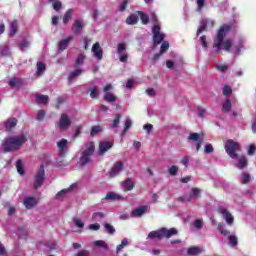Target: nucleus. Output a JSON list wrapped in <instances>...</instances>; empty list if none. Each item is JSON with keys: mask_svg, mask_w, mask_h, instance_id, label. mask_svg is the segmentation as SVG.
<instances>
[{"mask_svg": "<svg viewBox=\"0 0 256 256\" xmlns=\"http://www.w3.org/2000/svg\"><path fill=\"white\" fill-rule=\"evenodd\" d=\"M231 31V26L224 24L220 27L216 34V38L214 40V48L217 52L226 51L227 53H233L235 55H240L241 49H243V43L245 40L240 38L237 43L233 44V40L230 38H225L229 35Z\"/></svg>", "mask_w": 256, "mask_h": 256, "instance_id": "obj_1", "label": "nucleus"}, {"mask_svg": "<svg viewBox=\"0 0 256 256\" xmlns=\"http://www.w3.org/2000/svg\"><path fill=\"white\" fill-rule=\"evenodd\" d=\"M27 142V136L24 134L7 138L2 143V149L4 153H10V151H17V149L21 148L24 143Z\"/></svg>", "mask_w": 256, "mask_h": 256, "instance_id": "obj_2", "label": "nucleus"}, {"mask_svg": "<svg viewBox=\"0 0 256 256\" xmlns=\"http://www.w3.org/2000/svg\"><path fill=\"white\" fill-rule=\"evenodd\" d=\"M225 151L231 159H237L239 157V151H241V144L234 140L228 139L224 144Z\"/></svg>", "mask_w": 256, "mask_h": 256, "instance_id": "obj_3", "label": "nucleus"}, {"mask_svg": "<svg viewBox=\"0 0 256 256\" xmlns=\"http://www.w3.org/2000/svg\"><path fill=\"white\" fill-rule=\"evenodd\" d=\"M95 153V143L88 142L85 145V149L81 153L80 157V165H87V163H91V155Z\"/></svg>", "mask_w": 256, "mask_h": 256, "instance_id": "obj_4", "label": "nucleus"}, {"mask_svg": "<svg viewBox=\"0 0 256 256\" xmlns=\"http://www.w3.org/2000/svg\"><path fill=\"white\" fill-rule=\"evenodd\" d=\"M71 117H69V115H67L66 113L61 114L59 120L56 123V127L60 130V131H67V129H69V127H71Z\"/></svg>", "mask_w": 256, "mask_h": 256, "instance_id": "obj_5", "label": "nucleus"}, {"mask_svg": "<svg viewBox=\"0 0 256 256\" xmlns=\"http://www.w3.org/2000/svg\"><path fill=\"white\" fill-rule=\"evenodd\" d=\"M44 181H45V167L41 165L39 170L34 175V189H39V187H42Z\"/></svg>", "mask_w": 256, "mask_h": 256, "instance_id": "obj_6", "label": "nucleus"}, {"mask_svg": "<svg viewBox=\"0 0 256 256\" xmlns=\"http://www.w3.org/2000/svg\"><path fill=\"white\" fill-rule=\"evenodd\" d=\"M189 141H191V145L193 146L196 151H199L201 149V145H203V136H201L199 133H192L188 137Z\"/></svg>", "mask_w": 256, "mask_h": 256, "instance_id": "obj_7", "label": "nucleus"}, {"mask_svg": "<svg viewBox=\"0 0 256 256\" xmlns=\"http://www.w3.org/2000/svg\"><path fill=\"white\" fill-rule=\"evenodd\" d=\"M153 33V41L155 45H159L165 39V34L161 33V27L159 25H155L152 29Z\"/></svg>", "mask_w": 256, "mask_h": 256, "instance_id": "obj_8", "label": "nucleus"}, {"mask_svg": "<svg viewBox=\"0 0 256 256\" xmlns=\"http://www.w3.org/2000/svg\"><path fill=\"white\" fill-rule=\"evenodd\" d=\"M207 27L213 29V27H215V21L211 19H202L200 22V26L197 30V35L203 33V31H207Z\"/></svg>", "mask_w": 256, "mask_h": 256, "instance_id": "obj_9", "label": "nucleus"}, {"mask_svg": "<svg viewBox=\"0 0 256 256\" xmlns=\"http://www.w3.org/2000/svg\"><path fill=\"white\" fill-rule=\"evenodd\" d=\"M57 147L60 151V156L65 157L67 151H69V141L63 138L57 142Z\"/></svg>", "mask_w": 256, "mask_h": 256, "instance_id": "obj_10", "label": "nucleus"}, {"mask_svg": "<svg viewBox=\"0 0 256 256\" xmlns=\"http://www.w3.org/2000/svg\"><path fill=\"white\" fill-rule=\"evenodd\" d=\"M124 165L125 164L122 161L114 163L112 170L110 171V177H117V175H120Z\"/></svg>", "mask_w": 256, "mask_h": 256, "instance_id": "obj_11", "label": "nucleus"}, {"mask_svg": "<svg viewBox=\"0 0 256 256\" xmlns=\"http://www.w3.org/2000/svg\"><path fill=\"white\" fill-rule=\"evenodd\" d=\"M92 53H93V56L96 59H98V61H101V59H103V48H101V44H99V42H96L92 46Z\"/></svg>", "mask_w": 256, "mask_h": 256, "instance_id": "obj_12", "label": "nucleus"}, {"mask_svg": "<svg viewBox=\"0 0 256 256\" xmlns=\"http://www.w3.org/2000/svg\"><path fill=\"white\" fill-rule=\"evenodd\" d=\"M111 147H113V142L105 140L101 141L99 143V155H105V153H107Z\"/></svg>", "mask_w": 256, "mask_h": 256, "instance_id": "obj_13", "label": "nucleus"}, {"mask_svg": "<svg viewBox=\"0 0 256 256\" xmlns=\"http://www.w3.org/2000/svg\"><path fill=\"white\" fill-rule=\"evenodd\" d=\"M147 211H149L148 206H139L138 208L132 210L131 217H137V218L143 217V215H145Z\"/></svg>", "mask_w": 256, "mask_h": 256, "instance_id": "obj_14", "label": "nucleus"}, {"mask_svg": "<svg viewBox=\"0 0 256 256\" xmlns=\"http://www.w3.org/2000/svg\"><path fill=\"white\" fill-rule=\"evenodd\" d=\"M219 213H221V215H223V217L228 225H233V221H234L233 215H231V213H229V211L227 209L221 207V208H219Z\"/></svg>", "mask_w": 256, "mask_h": 256, "instance_id": "obj_15", "label": "nucleus"}, {"mask_svg": "<svg viewBox=\"0 0 256 256\" xmlns=\"http://www.w3.org/2000/svg\"><path fill=\"white\" fill-rule=\"evenodd\" d=\"M23 205L26 209H33L37 205V198L33 196L26 197L24 198Z\"/></svg>", "mask_w": 256, "mask_h": 256, "instance_id": "obj_16", "label": "nucleus"}, {"mask_svg": "<svg viewBox=\"0 0 256 256\" xmlns=\"http://www.w3.org/2000/svg\"><path fill=\"white\" fill-rule=\"evenodd\" d=\"M83 75V69L76 68L74 71L70 72L68 77V83L71 85L73 83L74 79H77V77H81Z\"/></svg>", "mask_w": 256, "mask_h": 256, "instance_id": "obj_17", "label": "nucleus"}, {"mask_svg": "<svg viewBox=\"0 0 256 256\" xmlns=\"http://www.w3.org/2000/svg\"><path fill=\"white\" fill-rule=\"evenodd\" d=\"M73 189H75V184H72L69 188L63 189L60 192H58L56 194V199L58 200L65 199V197H67V195H69V193H71Z\"/></svg>", "mask_w": 256, "mask_h": 256, "instance_id": "obj_18", "label": "nucleus"}, {"mask_svg": "<svg viewBox=\"0 0 256 256\" xmlns=\"http://www.w3.org/2000/svg\"><path fill=\"white\" fill-rule=\"evenodd\" d=\"M147 239H150L151 241H155V239L161 240L163 239V232L161 229L154 230L149 232Z\"/></svg>", "mask_w": 256, "mask_h": 256, "instance_id": "obj_19", "label": "nucleus"}, {"mask_svg": "<svg viewBox=\"0 0 256 256\" xmlns=\"http://www.w3.org/2000/svg\"><path fill=\"white\" fill-rule=\"evenodd\" d=\"M162 230V239L165 237L166 239H169L173 237V235H177L178 231L175 228H161Z\"/></svg>", "mask_w": 256, "mask_h": 256, "instance_id": "obj_20", "label": "nucleus"}, {"mask_svg": "<svg viewBox=\"0 0 256 256\" xmlns=\"http://www.w3.org/2000/svg\"><path fill=\"white\" fill-rule=\"evenodd\" d=\"M71 41H73V36H69L68 38L61 40L58 43L59 51H65V49H67V47H69V43H71Z\"/></svg>", "mask_w": 256, "mask_h": 256, "instance_id": "obj_21", "label": "nucleus"}, {"mask_svg": "<svg viewBox=\"0 0 256 256\" xmlns=\"http://www.w3.org/2000/svg\"><path fill=\"white\" fill-rule=\"evenodd\" d=\"M236 159H238V163L235 164V167H237V169H245V167H247L248 165L247 157L238 156Z\"/></svg>", "mask_w": 256, "mask_h": 256, "instance_id": "obj_22", "label": "nucleus"}, {"mask_svg": "<svg viewBox=\"0 0 256 256\" xmlns=\"http://www.w3.org/2000/svg\"><path fill=\"white\" fill-rule=\"evenodd\" d=\"M5 127L7 131L17 127V118H9L5 123Z\"/></svg>", "mask_w": 256, "mask_h": 256, "instance_id": "obj_23", "label": "nucleus"}, {"mask_svg": "<svg viewBox=\"0 0 256 256\" xmlns=\"http://www.w3.org/2000/svg\"><path fill=\"white\" fill-rule=\"evenodd\" d=\"M85 64V54H79L78 57L76 58L74 67L81 69L83 65Z\"/></svg>", "mask_w": 256, "mask_h": 256, "instance_id": "obj_24", "label": "nucleus"}, {"mask_svg": "<svg viewBox=\"0 0 256 256\" xmlns=\"http://www.w3.org/2000/svg\"><path fill=\"white\" fill-rule=\"evenodd\" d=\"M135 185L133 184V181L131 179H127L122 183V189L123 191H131Z\"/></svg>", "mask_w": 256, "mask_h": 256, "instance_id": "obj_25", "label": "nucleus"}, {"mask_svg": "<svg viewBox=\"0 0 256 256\" xmlns=\"http://www.w3.org/2000/svg\"><path fill=\"white\" fill-rule=\"evenodd\" d=\"M36 101L37 103L47 105L49 103V96L43 94H36Z\"/></svg>", "mask_w": 256, "mask_h": 256, "instance_id": "obj_26", "label": "nucleus"}, {"mask_svg": "<svg viewBox=\"0 0 256 256\" xmlns=\"http://www.w3.org/2000/svg\"><path fill=\"white\" fill-rule=\"evenodd\" d=\"M105 199L108 201H117L119 199H123V197L115 192H109L106 195Z\"/></svg>", "mask_w": 256, "mask_h": 256, "instance_id": "obj_27", "label": "nucleus"}, {"mask_svg": "<svg viewBox=\"0 0 256 256\" xmlns=\"http://www.w3.org/2000/svg\"><path fill=\"white\" fill-rule=\"evenodd\" d=\"M104 101H107V103H115V101H117V96L111 92H106L104 94Z\"/></svg>", "mask_w": 256, "mask_h": 256, "instance_id": "obj_28", "label": "nucleus"}, {"mask_svg": "<svg viewBox=\"0 0 256 256\" xmlns=\"http://www.w3.org/2000/svg\"><path fill=\"white\" fill-rule=\"evenodd\" d=\"M139 21V16L137 14H132L126 19L127 25H137V22Z\"/></svg>", "mask_w": 256, "mask_h": 256, "instance_id": "obj_29", "label": "nucleus"}, {"mask_svg": "<svg viewBox=\"0 0 256 256\" xmlns=\"http://www.w3.org/2000/svg\"><path fill=\"white\" fill-rule=\"evenodd\" d=\"M187 253L191 256L200 255V253H203V249L200 247H190L188 248Z\"/></svg>", "mask_w": 256, "mask_h": 256, "instance_id": "obj_30", "label": "nucleus"}, {"mask_svg": "<svg viewBox=\"0 0 256 256\" xmlns=\"http://www.w3.org/2000/svg\"><path fill=\"white\" fill-rule=\"evenodd\" d=\"M88 93H90L91 99H97L99 97V87L93 86L88 90Z\"/></svg>", "mask_w": 256, "mask_h": 256, "instance_id": "obj_31", "label": "nucleus"}, {"mask_svg": "<svg viewBox=\"0 0 256 256\" xmlns=\"http://www.w3.org/2000/svg\"><path fill=\"white\" fill-rule=\"evenodd\" d=\"M127 245H129V239L124 238V239L121 241V244L118 245L117 248H116V253H117V255H119V253H121V251H123V249H125V247H127Z\"/></svg>", "mask_w": 256, "mask_h": 256, "instance_id": "obj_32", "label": "nucleus"}, {"mask_svg": "<svg viewBox=\"0 0 256 256\" xmlns=\"http://www.w3.org/2000/svg\"><path fill=\"white\" fill-rule=\"evenodd\" d=\"M231 100L226 99L224 102H222V111L223 113H229V111H231Z\"/></svg>", "mask_w": 256, "mask_h": 256, "instance_id": "obj_33", "label": "nucleus"}, {"mask_svg": "<svg viewBox=\"0 0 256 256\" xmlns=\"http://www.w3.org/2000/svg\"><path fill=\"white\" fill-rule=\"evenodd\" d=\"M19 27V24L17 23V20H14L10 24V37H13L17 33V29Z\"/></svg>", "mask_w": 256, "mask_h": 256, "instance_id": "obj_34", "label": "nucleus"}, {"mask_svg": "<svg viewBox=\"0 0 256 256\" xmlns=\"http://www.w3.org/2000/svg\"><path fill=\"white\" fill-rule=\"evenodd\" d=\"M218 231H220L221 235H224L225 237H227V235H231V232L225 228L224 223L218 224Z\"/></svg>", "mask_w": 256, "mask_h": 256, "instance_id": "obj_35", "label": "nucleus"}, {"mask_svg": "<svg viewBox=\"0 0 256 256\" xmlns=\"http://www.w3.org/2000/svg\"><path fill=\"white\" fill-rule=\"evenodd\" d=\"M74 31L75 33H81V31H83V22H81V20L74 22Z\"/></svg>", "mask_w": 256, "mask_h": 256, "instance_id": "obj_36", "label": "nucleus"}, {"mask_svg": "<svg viewBox=\"0 0 256 256\" xmlns=\"http://www.w3.org/2000/svg\"><path fill=\"white\" fill-rule=\"evenodd\" d=\"M0 55L2 57H7L11 55V51L9 50V47H7V45H3L0 47Z\"/></svg>", "mask_w": 256, "mask_h": 256, "instance_id": "obj_37", "label": "nucleus"}, {"mask_svg": "<svg viewBox=\"0 0 256 256\" xmlns=\"http://www.w3.org/2000/svg\"><path fill=\"white\" fill-rule=\"evenodd\" d=\"M36 73L39 77H41V75H43V73H45V65L43 64V62H38L37 63Z\"/></svg>", "mask_w": 256, "mask_h": 256, "instance_id": "obj_38", "label": "nucleus"}, {"mask_svg": "<svg viewBox=\"0 0 256 256\" xmlns=\"http://www.w3.org/2000/svg\"><path fill=\"white\" fill-rule=\"evenodd\" d=\"M222 93L224 97H231V93H233V89H231V86L229 85H224Z\"/></svg>", "mask_w": 256, "mask_h": 256, "instance_id": "obj_39", "label": "nucleus"}, {"mask_svg": "<svg viewBox=\"0 0 256 256\" xmlns=\"http://www.w3.org/2000/svg\"><path fill=\"white\" fill-rule=\"evenodd\" d=\"M138 15L144 25L149 23V16H147V14L143 13L142 11H138Z\"/></svg>", "mask_w": 256, "mask_h": 256, "instance_id": "obj_40", "label": "nucleus"}, {"mask_svg": "<svg viewBox=\"0 0 256 256\" xmlns=\"http://www.w3.org/2000/svg\"><path fill=\"white\" fill-rule=\"evenodd\" d=\"M10 87H19L21 85V79L19 78H12L9 80Z\"/></svg>", "mask_w": 256, "mask_h": 256, "instance_id": "obj_41", "label": "nucleus"}, {"mask_svg": "<svg viewBox=\"0 0 256 256\" xmlns=\"http://www.w3.org/2000/svg\"><path fill=\"white\" fill-rule=\"evenodd\" d=\"M73 16V9H69L66 14L64 15L63 18V23H69L71 20V17Z\"/></svg>", "mask_w": 256, "mask_h": 256, "instance_id": "obj_42", "label": "nucleus"}, {"mask_svg": "<svg viewBox=\"0 0 256 256\" xmlns=\"http://www.w3.org/2000/svg\"><path fill=\"white\" fill-rule=\"evenodd\" d=\"M191 195H192V197H194V199H199V197H201V189L192 188Z\"/></svg>", "mask_w": 256, "mask_h": 256, "instance_id": "obj_43", "label": "nucleus"}, {"mask_svg": "<svg viewBox=\"0 0 256 256\" xmlns=\"http://www.w3.org/2000/svg\"><path fill=\"white\" fill-rule=\"evenodd\" d=\"M103 217H105V214H103V212H95L92 215L93 221H101V219H103Z\"/></svg>", "mask_w": 256, "mask_h": 256, "instance_id": "obj_44", "label": "nucleus"}, {"mask_svg": "<svg viewBox=\"0 0 256 256\" xmlns=\"http://www.w3.org/2000/svg\"><path fill=\"white\" fill-rule=\"evenodd\" d=\"M120 121H121V114H117L116 117H115V119L113 120V122H112V124H111V127H112L113 129L119 127Z\"/></svg>", "mask_w": 256, "mask_h": 256, "instance_id": "obj_45", "label": "nucleus"}, {"mask_svg": "<svg viewBox=\"0 0 256 256\" xmlns=\"http://www.w3.org/2000/svg\"><path fill=\"white\" fill-rule=\"evenodd\" d=\"M16 169H17L19 175H23L25 173V171L23 170V162L21 160H18L16 162Z\"/></svg>", "mask_w": 256, "mask_h": 256, "instance_id": "obj_46", "label": "nucleus"}, {"mask_svg": "<svg viewBox=\"0 0 256 256\" xmlns=\"http://www.w3.org/2000/svg\"><path fill=\"white\" fill-rule=\"evenodd\" d=\"M103 131V128L101 126H94L91 129V136L94 137V135H99Z\"/></svg>", "mask_w": 256, "mask_h": 256, "instance_id": "obj_47", "label": "nucleus"}, {"mask_svg": "<svg viewBox=\"0 0 256 256\" xmlns=\"http://www.w3.org/2000/svg\"><path fill=\"white\" fill-rule=\"evenodd\" d=\"M131 125H133V122L131 121V119H127L125 122V126H124V130L122 132V135H125L127 133V131H129V129H131Z\"/></svg>", "mask_w": 256, "mask_h": 256, "instance_id": "obj_48", "label": "nucleus"}, {"mask_svg": "<svg viewBox=\"0 0 256 256\" xmlns=\"http://www.w3.org/2000/svg\"><path fill=\"white\" fill-rule=\"evenodd\" d=\"M73 223L79 229H83V227H85V223L82 222L81 219H79V218H73Z\"/></svg>", "mask_w": 256, "mask_h": 256, "instance_id": "obj_49", "label": "nucleus"}, {"mask_svg": "<svg viewBox=\"0 0 256 256\" xmlns=\"http://www.w3.org/2000/svg\"><path fill=\"white\" fill-rule=\"evenodd\" d=\"M193 227H195V229H203V219H196L193 222Z\"/></svg>", "mask_w": 256, "mask_h": 256, "instance_id": "obj_50", "label": "nucleus"}, {"mask_svg": "<svg viewBox=\"0 0 256 256\" xmlns=\"http://www.w3.org/2000/svg\"><path fill=\"white\" fill-rule=\"evenodd\" d=\"M216 69L220 71L221 73H225L227 69H229V66L227 64H217Z\"/></svg>", "mask_w": 256, "mask_h": 256, "instance_id": "obj_51", "label": "nucleus"}, {"mask_svg": "<svg viewBox=\"0 0 256 256\" xmlns=\"http://www.w3.org/2000/svg\"><path fill=\"white\" fill-rule=\"evenodd\" d=\"M249 181H251V175H249L247 173L242 174L241 183H243V185H247V183H249Z\"/></svg>", "mask_w": 256, "mask_h": 256, "instance_id": "obj_52", "label": "nucleus"}, {"mask_svg": "<svg viewBox=\"0 0 256 256\" xmlns=\"http://www.w3.org/2000/svg\"><path fill=\"white\" fill-rule=\"evenodd\" d=\"M49 3H52L55 11H59V9H61V2L59 0L49 1Z\"/></svg>", "mask_w": 256, "mask_h": 256, "instance_id": "obj_53", "label": "nucleus"}, {"mask_svg": "<svg viewBox=\"0 0 256 256\" xmlns=\"http://www.w3.org/2000/svg\"><path fill=\"white\" fill-rule=\"evenodd\" d=\"M125 49H127V47L125 46L124 43L118 44V48H117L118 55H122L123 53H125Z\"/></svg>", "mask_w": 256, "mask_h": 256, "instance_id": "obj_54", "label": "nucleus"}, {"mask_svg": "<svg viewBox=\"0 0 256 256\" xmlns=\"http://www.w3.org/2000/svg\"><path fill=\"white\" fill-rule=\"evenodd\" d=\"M169 49V42H164L160 48V55H163Z\"/></svg>", "mask_w": 256, "mask_h": 256, "instance_id": "obj_55", "label": "nucleus"}, {"mask_svg": "<svg viewBox=\"0 0 256 256\" xmlns=\"http://www.w3.org/2000/svg\"><path fill=\"white\" fill-rule=\"evenodd\" d=\"M144 131H146L147 135H151V132L153 131V125L152 124H145L143 126Z\"/></svg>", "mask_w": 256, "mask_h": 256, "instance_id": "obj_56", "label": "nucleus"}, {"mask_svg": "<svg viewBox=\"0 0 256 256\" xmlns=\"http://www.w3.org/2000/svg\"><path fill=\"white\" fill-rule=\"evenodd\" d=\"M29 45H31V43L29 41L23 40L20 43L19 47H20V49H22V51H25V49H27V47H29Z\"/></svg>", "mask_w": 256, "mask_h": 256, "instance_id": "obj_57", "label": "nucleus"}, {"mask_svg": "<svg viewBox=\"0 0 256 256\" xmlns=\"http://www.w3.org/2000/svg\"><path fill=\"white\" fill-rule=\"evenodd\" d=\"M255 151H256V146L255 144H251L248 148V155L251 157L253 155H255Z\"/></svg>", "mask_w": 256, "mask_h": 256, "instance_id": "obj_58", "label": "nucleus"}, {"mask_svg": "<svg viewBox=\"0 0 256 256\" xmlns=\"http://www.w3.org/2000/svg\"><path fill=\"white\" fill-rule=\"evenodd\" d=\"M104 227L107 233H110V235H113V233H115V228L111 226V224H105Z\"/></svg>", "mask_w": 256, "mask_h": 256, "instance_id": "obj_59", "label": "nucleus"}, {"mask_svg": "<svg viewBox=\"0 0 256 256\" xmlns=\"http://www.w3.org/2000/svg\"><path fill=\"white\" fill-rule=\"evenodd\" d=\"M228 239L231 247H235L237 245V236H229Z\"/></svg>", "mask_w": 256, "mask_h": 256, "instance_id": "obj_60", "label": "nucleus"}, {"mask_svg": "<svg viewBox=\"0 0 256 256\" xmlns=\"http://www.w3.org/2000/svg\"><path fill=\"white\" fill-rule=\"evenodd\" d=\"M177 171H179V167L172 166L169 168L168 173H170V175L175 176V175H177Z\"/></svg>", "mask_w": 256, "mask_h": 256, "instance_id": "obj_61", "label": "nucleus"}, {"mask_svg": "<svg viewBox=\"0 0 256 256\" xmlns=\"http://www.w3.org/2000/svg\"><path fill=\"white\" fill-rule=\"evenodd\" d=\"M127 5H129V1L123 0V2L119 6V11H125L127 9Z\"/></svg>", "mask_w": 256, "mask_h": 256, "instance_id": "obj_62", "label": "nucleus"}, {"mask_svg": "<svg viewBox=\"0 0 256 256\" xmlns=\"http://www.w3.org/2000/svg\"><path fill=\"white\" fill-rule=\"evenodd\" d=\"M36 119L37 121H43L45 119V112L43 110L38 111Z\"/></svg>", "mask_w": 256, "mask_h": 256, "instance_id": "obj_63", "label": "nucleus"}, {"mask_svg": "<svg viewBox=\"0 0 256 256\" xmlns=\"http://www.w3.org/2000/svg\"><path fill=\"white\" fill-rule=\"evenodd\" d=\"M213 151H214V149H213V145H211V144H206V146H205V148H204V153H207V154H209V153H213Z\"/></svg>", "mask_w": 256, "mask_h": 256, "instance_id": "obj_64", "label": "nucleus"}]
</instances>
